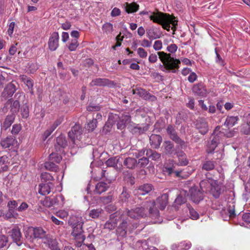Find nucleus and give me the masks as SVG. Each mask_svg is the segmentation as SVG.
Wrapping results in <instances>:
<instances>
[{
  "mask_svg": "<svg viewBox=\"0 0 250 250\" xmlns=\"http://www.w3.org/2000/svg\"><path fill=\"white\" fill-rule=\"evenodd\" d=\"M177 49V45L174 43H171L167 47V51L169 53L164 51L157 52L159 58L164 65L163 68L168 72L176 73L177 69L179 68L181 61L171 56V54H174Z\"/></svg>",
  "mask_w": 250,
  "mask_h": 250,
  "instance_id": "f257e3e1",
  "label": "nucleus"
},
{
  "mask_svg": "<svg viewBox=\"0 0 250 250\" xmlns=\"http://www.w3.org/2000/svg\"><path fill=\"white\" fill-rule=\"evenodd\" d=\"M154 200L146 201L141 207H137L130 210H126L123 212L127 217L131 219H138L146 217L149 213L152 218H157L159 216V212L155 207Z\"/></svg>",
  "mask_w": 250,
  "mask_h": 250,
  "instance_id": "f03ea898",
  "label": "nucleus"
},
{
  "mask_svg": "<svg viewBox=\"0 0 250 250\" xmlns=\"http://www.w3.org/2000/svg\"><path fill=\"white\" fill-rule=\"evenodd\" d=\"M149 19L154 22L162 25V27L167 31H169L170 24L172 26L171 29L175 30L177 24V21L175 20V17L160 12H153L149 16Z\"/></svg>",
  "mask_w": 250,
  "mask_h": 250,
  "instance_id": "7ed1b4c3",
  "label": "nucleus"
},
{
  "mask_svg": "<svg viewBox=\"0 0 250 250\" xmlns=\"http://www.w3.org/2000/svg\"><path fill=\"white\" fill-rule=\"evenodd\" d=\"M68 223L73 228L72 235L78 241H83L85 237L83 234V220L82 217L80 216H72L69 218Z\"/></svg>",
  "mask_w": 250,
  "mask_h": 250,
  "instance_id": "20e7f679",
  "label": "nucleus"
},
{
  "mask_svg": "<svg viewBox=\"0 0 250 250\" xmlns=\"http://www.w3.org/2000/svg\"><path fill=\"white\" fill-rule=\"evenodd\" d=\"M120 218L121 222L117 228V232L120 235L124 236L127 232H130L137 228L138 223L136 221H131L125 213H123Z\"/></svg>",
  "mask_w": 250,
  "mask_h": 250,
  "instance_id": "39448f33",
  "label": "nucleus"
},
{
  "mask_svg": "<svg viewBox=\"0 0 250 250\" xmlns=\"http://www.w3.org/2000/svg\"><path fill=\"white\" fill-rule=\"evenodd\" d=\"M48 235L46 231L41 227H29L25 232V236L27 240L34 243L38 239H42L43 242L44 238H46Z\"/></svg>",
  "mask_w": 250,
  "mask_h": 250,
  "instance_id": "423d86ee",
  "label": "nucleus"
},
{
  "mask_svg": "<svg viewBox=\"0 0 250 250\" xmlns=\"http://www.w3.org/2000/svg\"><path fill=\"white\" fill-rule=\"evenodd\" d=\"M82 130L79 124H75L68 132V136L71 140L73 147L76 146L78 147H82L83 145L81 141L82 139Z\"/></svg>",
  "mask_w": 250,
  "mask_h": 250,
  "instance_id": "0eeeda50",
  "label": "nucleus"
},
{
  "mask_svg": "<svg viewBox=\"0 0 250 250\" xmlns=\"http://www.w3.org/2000/svg\"><path fill=\"white\" fill-rule=\"evenodd\" d=\"M64 197L60 194L57 196L52 197H47L41 201L42 205L47 208H50L54 206H62L64 203Z\"/></svg>",
  "mask_w": 250,
  "mask_h": 250,
  "instance_id": "6e6552de",
  "label": "nucleus"
},
{
  "mask_svg": "<svg viewBox=\"0 0 250 250\" xmlns=\"http://www.w3.org/2000/svg\"><path fill=\"white\" fill-rule=\"evenodd\" d=\"M220 129V126H216L212 134L211 137L213 138L208 145V153H211L214 150L219 142L220 139L223 136V133L221 132Z\"/></svg>",
  "mask_w": 250,
  "mask_h": 250,
  "instance_id": "1a4fd4ad",
  "label": "nucleus"
},
{
  "mask_svg": "<svg viewBox=\"0 0 250 250\" xmlns=\"http://www.w3.org/2000/svg\"><path fill=\"white\" fill-rule=\"evenodd\" d=\"M167 131L170 139L176 143L178 144L182 148L185 146V142L177 136L174 128L172 125H168L167 127Z\"/></svg>",
  "mask_w": 250,
  "mask_h": 250,
  "instance_id": "9d476101",
  "label": "nucleus"
},
{
  "mask_svg": "<svg viewBox=\"0 0 250 250\" xmlns=\"http://www.w3.org/2000/svg\"><path fill=\"white\" fill-rule=\"evenodd\" d=\"M191 200L194 203H198L203 198V194L197 187H193L189 189Z\"/></svg>",
  "mask_w": 250,
  "mask_h": 250,
  "instance_id": "9b49d317",
  "label": "nucleus"
},
{
  "mask_svg": "<svg viewBox=\"0 0 250 250\" xmlns=\"http://www.w3.org/2000/svg\"><path fill=\"white\" fill-rule=\"evenodd\" d=\"M59 35L57 32H53L50 36L48 42V47L51 51H55L59 47Z\"/></svg>",
  "mask_w": 250,
  "mask_h": 250,
  "instance_id": "f8f14e48",
  "label": "nucleus"
},
{
  "mask_svg": "<svg viewBox=\"0 0 250 250\" xmlns=\"http://www.w3.org/2000/svg\"><path fill=\"white\" fill-rule=\"evenodd\" d=\"M215 183H212L210 193L215 198H218L220 195L224 191V186L223 184L214 180Z\"/></svg>",
  "mask_w": 250,
  "mask_h": 250,
  "instance_id": "ddd939ff",
  "label": "nucleus"
},
{
  "mask_svg": "<svg viewBox=\"0 0 250 250\" xmlns=\"http://www.w3.org/2000/svg\"><path fill=\"white\" fill-rule=\"evenodd\" d=\"M5 110L10 109V111L13 113H17L20 109V103L18 101H13L12 99L9 100L5 104L4 107Z\"/></svg>",
  "mask_w": 250,
  "mask_h": 250,
  "instance_id": "4468645a",
  "label": "nucleus"
},
{
  "mask_svg": "<svg viewBox=\"0 0 250 250\" xmlns=\"http://www.w3.org/2000/svg\"><path fill=\"white\" fill-rule=\"evenodd\" d=\"M215 183L214 180L212 178H208L202 180L200 183V186L201 192L209 193L211 191V185L212 183Z\"/></svg>",
  "mask_w": 250,
  "mask_h": 250,
  "instance_id": "2eb2a0df",
  "label": "nucleus"
},
{
  "mask_svg": "<svg viewBox=\"0 0 250 250\" xmlns=\"http://www.w3.org/2000/svg\"><path fill=\"white\" fill-rule=\"evenodd\" d=\"M9 234L17 245H21V234L18 228L16 227L12 229L9 232Z\"/></svg>",
  "mask_w": 250,
  "mask_h": 250,
  "instance_id": "dca6fc26",
  "label": "nucleus"
},
{
  "mask_svg": "<svg viewBox=\"0 0 250 250\" xmlns=\"http://www.w3.org/2000/svg\"><path fill=\"white\" fill-rule=\"evenodd\" d=\"M53 186L51 182L42 183L39 185V193L43 195L48 194L50 192L51 189L53 188Z\"/></svg>",
  "mask_w": 250,
  "mask_h": 250,
  "instance_id": "f3484780",
  "label": "nucleus"
},
{
  "mask_svg": "<svg viewBox=\"0 0 250 250\" xmlns=\"http://www.w3.org/2000/svg\"><path fill=\"white\" fill-rule=\"evenodd\" d=\"M192 91L195 94L201 97H206L208 93L206 86L201 83L194 85Z\"/></svg>",
  "mask_w": 250,
  "mask_h": 250,
  "instance_id": "a211bd4d",
  "label": "nucleus"
},
{
  "mask_svg": "<svg viewBox=\"0 0 250 250\" xmlns=\"http://www.w3.org/2000/svg\"><path fill=\"white\" fill-rule=\"evenodd\" d=\"M221 213L224 220L234 217L235 216L234 206L229 205L227 209L222 210Z\"/></svg>",
  "mask_w": 250,
  "mask_h": 250,
  "instance_id": "6ab92c4d",
  "label": "nucleus"
},
{
  "mask_svg": "<svg viewBox=\"0 0 250 250\" xmlns=\"http://www.w3.org/2000/svg\"><path fill=\"white\" fill-rule=\"evenodd\" d=\"M120 158L118 156L111 157L106 161L105 164L107 167L120 169L122 166V163L120 162Z\"/></svg>",
  "mask_w": 250,
  "mask_h": 250,
  "instance_id": "aec40b11",
  "label": "nucleus"
},
{
  "mask_svg": "<svg viewBox=\"0 0 250 250\" xmlns=\"http://www.w3.org/2000/svg\"><path fill=\"white\" fill-rule=\"evenodd\" d=\"M150 144L153 148H158L162 141V138L159 135L152 134L149 137Z\"/></svg>",
  "mask_w": 250,
  "mask_h": 250,
  "instance_id": "412c9836",
  "label": "nucleus"
},
{
  "mask_svg": "<svg viewBox=\"0 0 250 250\" xmlns=\"http://www.w3.org/2000/svg\"><path fill=\"white\" fill-rule=\"evenodd\" d=\"M43 243L45 246L48 247L51 250H56L58 248V243L56 240L49 235L46 238H44Z\"/></svg>",
  "mask_w": 250,
  "mask_h": 250,
  "instance_id": "4be33fe9",
  "label": "nucleus"
},
{
  "mask_svg": "<svg viewBox=\"0 0 250 250\" xmlns=\"http://www.w3.org/2000/svg\"><path fill=\"white\" fill-rule=\"evenodd\" d=\"M56 143L57 145H55V148L57 151H60V152L63 151L62 149L67 145L65 138L62 135L57 138Z\"/></svg>",
  "mask_w": 250,
  "mask_h": 250,
  "instance_id": "5701e85b",
  "label": "nucleus"
},
{
  "mask_svg": "<svg viewBox=\"0 0 250 250\" xmlns=\"http://www.w3.org/2000/svg\"><path fill=\"white\" fill-rule=\"evenodd\" d=\"M177 157L178 158V163L177 165L180 166H187L188 161L187 159L186 154L183 151H178L176 152Z\"/></svg>",
  "mask_w": 250,
  "mask_h": 250,
  "instance_id": "b1692460",
  "label": "nucleus"
},
{
  "mask_svg": "<svg viewBox=\"0 0 250 250\" xmlns=\"http://www.w3.org/2000/svg\"><path fill=\"white\" fill-rule=\"evenodd\" d=\"M168 195L166 193L162 194L156 200L157 205L162 210L164 209L167 204Z\"/></svg>",
  "mask_w": 250,
  "mask_h": 250,
  "instance_id": "393cba45",
  "label": "nucleus"
},
{
  "mask_svg": "<svg viewBox=\"0 0 250 250\" xmlns=\"http://www.w3.org/2000/svg\"><path fill=\"white\" fill-rule=\"evenodd\" d=\"M110 82V81L107 79L96 78L93 80L89 85L90 86H103L109 85Z\"/></svg>",
  "mask_w": 250,
  "mask_h": 250,
  "instance_id": "a878e982",
  "label": "nucleus"
},
{
  "mask_svg": "<svg viewBox=\"0 0 250 250\" xmlns=\"http://www.w3.org/2000/svg\"><path fill=\"white\" fill-rule=\"evenodd\" d=\"M191 246V244L189 241H182L180 243L173 244L171 246L173 250H187Z\"/></svg>",
  "mask_w": 250,
  "mask_h": 250,
  "instance_id": "bb28decb",
  "label": "nucleus"
},
{
  "mask_svg": "<svg viewBox=\"0 0 250 250\" xmlns=\"http://www.w3.org/2000/svg\"><path fill=\"white\" fill-rule=\"evenodd\" d=\"M124 7L127 13H132L137 12L139 8V5L135 2L129 3L125 2L124 4Z\"/></svg>",
  "mask_w": 250,
  "mask_h": 250,
  "instance_id": "cd10ccee",
  "label": "nucleus"
},
{
  "mask_svg": "<svg viewBox=\"0 0 250 250\" xmlns=\"http://www.w3.org/2000/svg\"><path fill=\"white\" fill-rule=\"evenodd\" d=\"M196 126L199 132L202 135L205 134L208 131V125L205 121H198L196 123Z\"/></svg>",
  "mask_w": 250,
  "mask_h": 250,
  "instance_id": "c85d7f7f",
  "label": "nucleus"
},
{
  "mask_svg": "<svg viewBox=\"0 0 250 250\" xmlns=\"http://www.w3.org/2000/svg\"><path fill=\"white\" fill-rule=\"evenodd\" d=\"M16 87L12 83H9L4 88L2 95L3 97H11L16 91Z\"/></svg>",
  "mask_w": 250,
  "mask_h": 250,
  "instance_id": "c756f323",
  "label": "nucleus"
},
{
  "mask_svg": "<svg viewBox=\"0 0 250 250\" xmlns=\"http://www.w3.org/2000/svg\"><path fill=\"white\" fill-rule=\"evenodd\" d=\"M15 141V139L13 137L8 136L1 140L0 145L4 148H9L14 145Z\"/></svg>",
  "mask_w": 250,
  "mask_h": 250,
  "instance_id": "7c9ffc66",
  "label": "nucleus"
},
{
  "mask_svg": "<svg viewBox=\"0 0 250 250\" xmlns=\"http://www.w3.org/2000/svg\"><path fill=\"white\" fill-rule=\"evenodd\" d=\"M244 121L246 123L243 124L241 131L245 134H250V114L244 117Z\"/></svg>",
  "mask_w": 250,
  "mask_h": 250,
  "instance_id": "2f4dec72",
  "label": "nucleus"
},
{
  "mask_svg": "<svg viewBox=\"0 0 250 250\" xmlns=\"http://www.w3.org/2000/svg\"><path fill=\"white\" fill-rule=\"evenodd\" d=\"M152 189V186L150 184H146L140 186L138 189L137 193L139 194L145 195L149 193Z\"/></svg>",
  "mask_w": 250,
  "mask_h": 250,
  "instance_id": "473e14b6",
  "label": "nucleus"
},
{
  "mask_svg": "<svg viewBox=\"0 0 250 250\" xmlns=\"http://www.w3.org/2000/svg\"><path fill=\"white\" fill-rule=\"evenodd\" d=\"M146 36L150 40L159 39L161 37V34L157 32L153 28H150L146 30Z\"/></svg>",
  "mask_w": 250,
  "mask_h": 250,
  "instance_id": "72a5a7b5",
  "label": "nucleus"
},
{
  "mask_svg": "<svg viewBox=\"0 0 250 250\" xmlns=\"http://www.w3.org/2000/svg\"><path fill=\"white\" fill-rule=\"evenodd\" d=\"M108 187V185L104 182L98 183L96 186L94 192L97 194H101L106 191Z\"/></svg>",
  "mask_w": 250,
  "mask_h": 250,
  "instance_id": "f704fd0d",
  "label": "nucleus"
},
{
  "mask_svg": "<svg viewBox=\"0 0 250 250\" xmlns=\"http://www.w3.org/2000/svg\"><path fill=\"white\" fill-rule=\"evenodd\" d=\"M14 119L13 115L7 116L1 126L2 128L6 130L13 123Z\"/></svg>",
  "mask_w": 250,
  "mask_h": 250,
  "instance_id": "c9c22d12",
  "label": "nucleus"
},
{
  "mask_svg": "<svg viewBox=\"0 0 250 250\" xmlns=\"http://www.w3.org/2000/svg\"><path fill=\"white\" fill-rule=\"evenodd\" d=\"M164 146L166 153L171 154L174 151V145L170 141H165Z\"/></svg>",
  "mask_w": 250,
  "mask_h": 250,
  "instance_id": "e433bc0d",
  "label": "nucleus"
},
{
  "mask_svg": "<svg viewBox=\"0 0 250 250\" xmlns=\"http://www.w3.org/2000/svg\"><path fill=\"white\" fill-rule=\"evenodd\" d=\"M146 156L152 160H157L160 158L161 154L151 149H148L146 151Z\"/></svg>",
  "mask_w": 250,
  "mask_h": 250,
  "instance_id": "4c0bfd02",
  "label": "nucleus"
},
{
  "mask_svg": "<svg viewBox=\"0 0 250 250\" xmlns=\"http://www.w3.org/2000/svg\"><path fill=\"white\" fill-rule=\"evenodd\" d=\"M136 160L131 157L126 158L124 162V165L128 168H134L136 166Z\"/></svg>",
  "mask_w": 250,
  "mask_h": 250,
  "instance_id": "58836bf2",
  "label": "nucleus"
},
{
  "mask_svg": "<svg viewBox=\"0 0 250 250\" xmlns=\"http://www.w3.org/2000/svg\"><path fill=\"white\" fill-rule=\"evenodd\" d=\"M132 93L133 94L137 95L139 97H142L144 99H146L147 98L146 91L141 88H136L132 89Z\"/></svg>",
  "mask_w": 250,
  "mask_h": 250,
  "instance_id": "ea45409f",
  "label": "nucleus"
},
{
  "mask_svg": "<svg viewBox=\"0 0 250 250\" xmlns=\"http://www.w3.org/2000/svg\"><path fill=\"white\" fill-rule=\"evenodd\" d=\"M113 24L110 22H106L102 26V30L104 33L107 35L111 34L113 30Z\"/></svg>",
  "mask_w": 250,
  "mask_h": 250,
  "instance_id": "a19ab883",
  "label": "nucleus"
},
{
  "mask_svg": "<svg viewBox=\"0 0 250 250\" xmlns=\"http://www.w3.org/2000/svg\"><path fill=\"white\" fill-rule=\"evenodd\" d=\"M238 120V118L237 117H228L225 122V125L228 127H232L237 123Z\"/></svg>",
  "mask_w": 250,
  "mask_h": 250,
  "instance_id": "79ce46f5",
  "label": "nucleus"
},
{
  "mask_svg": "<svg viewBox=\"0 0 250 250\" xmlns=\"http://www.w3.org/2000/svg\"><path fill=\"white\" fill-rule=\"evenodd\" d=\"M56 164V163H55L54 162L50 161L49 160L48 162H46L44 164V167L46 169L51 171H56L58 168Z\"/></svg>",
  "mask_w": 250,
  "mask_h": 250,
  "instance_id": "37998d69",
  "label": "nucleus"
},
{
  "mask_svg": "<svg viewBox=\"0 0 250 250\" xmlns=\"http://www.w3.org/2000/svg\"><path fill=\"white\" fill-rule=\"evenodd\" d=\"M117 225L116 220L110 218V219L106 222L104 226L105 229L112 230L116 227Z\"/></svg>",
  "mask_w": 250,
  "mask_h": 250,
  "instance_id": "c03bdc74",
  "label": "nucleus"
},
{
  "mask_svg": "<svg viewBox=\"0 0 250 250\" xmlns=\"http://www.w3.org/2000/svg\"><path fill=\"white\" fill-rule=\"evenodd\" d=\"M214 161H206L202 166V169L207 171L211 170L214 169L215 167Z\"/></svg>",
  "mask_w": 250,
  "mask_h": 250,
  "instance_id": "a18cd8bd",
  "label": "nucleus"
},
{
  "mask_svg": "<svg viewBox=\"0 0 250 250\" xmlns=\"http://www.w3.org/2000/svg\"><path fill=\"white\" fill-rule=\"evenodd\" d=\"M103 210L101 208L93 209L90 211L89 216L92 218H97L103 212Z\"/></svg>",
  "mask_w": 250,
  "mask_h": 250,
  "instance_id": "49530a36",
  "label": "nucleus"
},
{
  "mask_svg": "<svg viewBox=\"0 0 250 250\" xmlns=\"http://www.w3.org/2000/svg\"><path fill=\"white\" fill-rule=\"evenodd\" d=\"M49 160L50 161H52L54 162L55 163L57 164L61 162L62 160V157L58 153L52 152L51 154H50L49 156Z\"/></svg>",
  "mask_w": 250,
  "mask_h": 250,
  "instance_id": "de8ad7c7",
  "label": "nucleus"
},
{
  "mask_svg": "<svg viewBox=\"0 0 250 250\" xmlns=\"http://www.w3.org/2000/svg\"><path fill=\"white\" fill-rule=\"evenodd\" d=\"M79 46V43L77 39H73L71 40L68 45V49L70 51H75Z\"/></svg>",
  "mask_w": 250,
  "mask_h": 250,
  "instance_id": "09e8293b",
  "label": "nucleus"
},
{
  "mask_svg": "<svg viewBox=\"0 0 250 250\" xmlns=\"http://www.w3.org/2000/svg\"><path fill=\"white\" fill-rule=\"evenodd\" d=\"M41 179L42 182L47 183L48 182H51L53 180V177L49 173L43 172L41 174Z\"/></svg>",
  "mask_w": 250,
  "mask_h": 250,
  "instance_id": "8fccbe9b",
  "label": "nucleus"
},
{
  "mask_svg": "<svg viewBox=\"0 0 250 250\" xmlns=\"http://www.w3.org/2000/svg\"><path fill=\"white\" fill-rule=\"evenodd\" d=\"M190 218L193 220H197L199 218V215L198 212L192 208L190 205L188 206Z\"/></svg>",
  "mask_w": 250,
  "mask_h": 250,
  "instance_id": "3c124183",
  "label": "nucleus"
},
{
  "mask_svg": "<svg viewBox=\"0 0 250 250\" xmlns=\"http://www.w3.org/2000/svg\"><path fill=\"white\" fill-rule=\"evenodd\" d=\"M138 55L142 59H146L147 56V53L143 47L136 49Z\"/></svg>",
  "mask_w": 250,
  "mask_h": 250,
  "instance_id": "603ef678",
  "label": "nucleus"
},
{
  "mask_svg": "<svg viewBox=\"0 0 250 250\" xmlns=\"http://www.w3.org/2000/svg\"><path fill=\"white\" fill-rule=\"evenodd\" d=\"M129 197V194L127 191V190L125 188H124L122 193L120 195V200L122 202H126L128 200Z\"/></svg>",
  "mask_w": 250,
  "mask_h": 250,
  "instance_id": "864d4df0",
  "label": "nucleus"
},
{
  "mask_svg": "<svg viewBox=\"0 0 250 250\" xmlns=\"http://www.w3.org/2000/svg\"><path fill=\"white\" fill-rule=\"evenodd\" d=\"M55 215L62 219H66L68 216V212L65 210H60L57 211Z\"/></svg>",
  "mask_w": 250,
  "mask_h": 250,
  "instance_id": "5fc2aeb1",
  "label": "nucleus"
},
{
  "mask_svg": "<svg viewBox=\"0 0 250 250\" xmlns=\"http://www.w3.org/2000/svg\"><path fill=\"white\" fill-rule=\"evenodd\" d=\"M28 66V70L31 73H34L39 68L38 65L36 62L29 63Z\"/></svg>",
  "mask_w": 250,
  "mask_h": 250,
  "instance_id": "6e6d98bb",
  "label": "nucleus"
},
{
  "mask_svg": "<svg viewBox=\"0 0 250 250\" xmlns=\"http://www.w3.org/2000/svg\"><path fill=\"white\" fill-rule=\"evenodd\" d=\"M8 243V237L3 234H0V249L6 246Z\"/></svg>",
  "mask_w": 250,
  "mask_h": 250,
  "instance_id": "4d7b16f0",
  "label": "nucleus"
},
{
  "mask_svg": "<svg viewBox=\"0 0 250 250\" xmlns=\"http://www.w3.org/2000/svg\"><path fill=\"white\" fill-rule=\"evenodd\" d=\"M97 119H93L87 124V129L89 131H92L97 126Z\"/></svg>",
  "mask_w": 250,
  "mask_h": 250,
  "instance_id": "13d9d810",
  "label": "nucleus"
},
{
  "mask_svg": "<svg viewBox=\"0 0 250 250\" xmlns=\"http://www.w3.org/2000/svg\"><path fill=\"white\" fill-rule=\"evenodd\" d=\"M154 49L156 51H159L162 49L163 47L162 42L160 40H157L154 42L153 45Z\"/></svg>",
  "mask_w": 250,
  "mask_h": 250,
  "instance_id": "bf43d9fd",
  "label": "nucleus"
},
{
  "mask_svg": "<svg viewBox=\"0 0 250 250\" xmlns=\"http://www.w3.org/2000/svg\"><path fill=\"white\" fill-rule=\"evenodd\" d=\"M164 171L167 172L168 174H171L172 173L174 172L177 177L180 176L181 171H174V169L171 167H165Z\"/></svg>",
  "mask_w": 250,
  "mask_h": 250,
  "instance_id": "052dcab7",
  "label": "nucleus"
},
{
  "mask_svg": "<svg viewBox=\"0 0 250 250\" xmlns=\"http://www.w3.org/2000/svg\"><path fill=\"white\" fill-rule=\"evenodd\" d=\"M26 86L28 87L29 91L31 94H33V81L31 79L29 78L26 83H24Z\"/></svg>",
  "mask_w": 250,
  "mask_h": 250,
  "instance_id": "680f3d73",
  "label": "nucleus"
},
{
  "mask_svg": "<svg viewBox=\"0 0 250 250\" xmlns=\"http://www.w3.org/2000/svg\"><path fill=\"white\" fill-rule=\"evenodd\" d=\"M140 42V45L143 47H150L151 46L152 42L147 39H143Z\"/></svg>",
  "mask_w": 250,
  "mask_h": 250,
  "instance_id": "e2e57ef3",
  "label": "nucleus"
},
{
  "mask_svg": "<svg viewBox=\"0 0 250 250\" xmlns=\"http://www.w3.org/2000/svg\"><path fill=\"white\" fill-rule=\"evenodd\" d=\"M243 220L248 225V228H250V213H246L243 215Z\"/></svg>",
  "mask_w": 250,
  "mask_h": 250,
  "instance_id": "0e129e2a",
  "label": "nucleus"
},
{
  "mask_svg": "<svg viewBox=\"0 0 250 250\" xmlns=\"http://www.w3.org/2000/svg\"><path fill=\"white\" fill-rule=\"evenodd\" d=\"M21 130V126L20 125H14L12 127L11 133L13 134H17Z\"/></svg>",
  "mask_w": 250,
  "mask_h": 250,
  "instance_id": "69168bd1",
  "label": "nucleus"
},
{
  "mask_svg": "<svg viewBox=\"0 0 250 250\" xmlns=\"http://www.w3.org/2000/svg\"><path fill=\"white\" fill-rule=\"evenodd\" d=\"M101 109V106L98 105H91L90 104L87 107V110L88 111H99Z\"/></svg>",
  "mask_w": 250,
  "mask_h": 250,
  "instance_id": "338daca9",
  "label": "nucleus"
},
{
  "mask_svg": "<svg viewBox=\"0 0 250 250\" xmlns=\"http://www.w3.org/2000/svg\"><path fill=\"white\" fill-rule=\"evenodd\" d=\"M148 163V160L147 158L143 157L138 161V164L141 167H145Z\"/></svg>",
  "mask_w": 250,
  "mask_h": 250,
  "instance_id": "774afa93",
  "label": "nucleus"
}]
</instances>
